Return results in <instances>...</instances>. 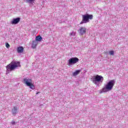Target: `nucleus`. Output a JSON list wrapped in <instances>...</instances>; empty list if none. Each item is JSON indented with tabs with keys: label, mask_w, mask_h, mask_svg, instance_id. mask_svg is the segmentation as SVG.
Returning a JSON list of instances; mask_svg holds the SVG:
<instances>
[{
	"label": "nucleus",
	"mask_w": 128,
	"mask_h": 128,
	"mask_svg": "<svg viewBox=\"0 0 128 128\" xmlns=\"http://www.w3.org/2000/svg\"><path fill=\"white\" fill-rule=\"evenodd\" d=\"M20 22V18H13L12 20L11 21V24H18Z\"/></svg>",
	"instance_id": "nucleus-7"
},
{
	"label": "nucleus",
	"mask_w": 128,
	"mask_h": 128,
	"mask_svg": "<svg viewBox=\"0 0 128 128\" xmlns=\"http://www.w3.org/2000/svg\"><path fill=\"white\" fill-rule=\"evenodd\" d=\"M80 34L81 36L84 34L86 32V28L85 27H81L79 29Z\"/></svg>",
	"instance_id": "nucleus-8"
},
{
	"label": "nucleus",
	"mask_w": 128,
	"mask_h": 128,
	"mask_svg": "<svg viewBox=\"0 0 128 128\" xmlns=\"http://www.w3.org/2000/svg\"><path fill=\"white\" fill-rule=\"evenodd\" d=\"M11 124H12V126H14V125L16 124V122H14V121H12V122H11Z\"/></svg>",
	"instance_id": "nucleus-17"
},
{
	"label": "nucleus",
	"mask_w": 128,
	"mask_h": 128,
	"mask_svg": "<svg viewBox=\"0 0 128 128\" xmlns=\"http://www.w3.org/2000/svg\"><path fill=\"white\" fill-rule=\"evenodd\" d=\"M37 46H38V42L36 40L33 41L32 42V48H36Z\"/></svg>",
	"instance_id": "nucleus-11"
},
{
	"label": "nucleus",
	"mask_w": 128,
	"mask_h": 128,
	"mask_svg": "<svg viewBox=\"0 0 128 128\" xmlns=\"http://www.w3.org/2000/svg\"><path fill=\"white\" fill-rule=\"evenodd\" d=\"M80 70H77L75 71L72 74L73 76H78V74H80Z\"/></svg>",
	"instance_id": "nucleus-13"
},
{
	"label": "nucleus",
	"mask_w": 128,
	"mask_h": 128,
	"mask_svg": "<svg viewBox=\"0 0 128 128\" xmlns=\"http://www.w3.org/2000/svg\"><path fill=\"white\" fill-rule=\"evenodd\" d=\"M40 94V92H37L36 94Z\"/></svg>",
	"instance_id": "nucleus-19"
},
{
	"label": "nucleus",
	"mask_w": 128,
	"mask_h": 128,
	"mask_svg": "<svg viewBox=\"0 0 128 128\" xmlns=\"http://www.w3.org/2000/svg\"><path fill=\"white\" fill-rule=\"evenodd\" d=\"M24 84H26V86H29V88L32 90H34V86L32 84V80L31 78H24Z\"/></svg>",
	"instance_id": "nucleus-5"
},
{
	"label": "nucleus",
	"mask_w": 128,
	"mask_h": 128,
	"mask_svg": "<svg viewBox=\"0 0 128 128\" xmlns=\"http://www.w3.org/2000/svg\"><path fill=\"white\" fill-rule=\"evenodd\" d=\"M6 46L7 48H10V44H8V43H6Z\"/></svg>",
	"instance_id": "nucleus-16"
},
{
	"label": "nucleus",
	"mask_w": 128,
	"mask_h": 128,
	"mask_svg": "<svg viewBox=\"0 0 128 128\" xmlns=\"http://www.w3.org/2000/svg\"><path fill=\"white\" fill-rule=\"evenodd\" d=\"M116 84V80H112L109 81L104 86L102 90H100V94H102V92H108L112 90L114 86Z\"/></svg>",
	"instance_id": "nucleus-1"
},
{
	"label": "nucleus",
	"mask_w": 128,
	"mask_h": 128,
	"mask_svg": "<svg viewBox=\"0 0 128 128\" xmlns=\"http://www.w3.org/2000/svg\"><path fill=\"white\" fill-rule=\"evenodd\" d=\"M17 52L18 54H22V52H24V47L20 46L17 48Z\"/></svg>",
	"instance_id": "nucleus-10"
},
{
	"label": "nucleus",
	"mask_w": 128,
	"mask_h": 128,
	"mask_svg": "<svg viewBox=\"0 0 128 128\" xmlns=\"http://www.w3.org/2000/svg\"><path fill=\"white\" fill-rule=\"evenodd\" d=\"M20 63L19 62H12L6 66V74H10V72L14 70L16 68L20 66Z\"/></svg>",
	"instance_id": "nucleus-2"
},
{
	"label": "nucleus",
	"mask_w": 128,
	"mask_h": 128,
	"mask_svg": "<svg viewBox=\"0 0 128 128\" xmlns=\"http://www.w3.org/2000/svg\"><path fill=\"white\" fill-rule=\"evenodd\" d=\"M82 21L80 23V24L90 22V20H92L94 18V16L92 14H85L82 16Z\"/></svg>",
	"instance_id": "nucleus-4"
},
{
	"label": "nucleus",
	"mask_w": 128,
	"mask_h": 128,
	"mask_svg": "<svg viewBox=\"0 0 128 128\" xmlns=\"http://www.w3.org/2000/svg\"><path fill=\"white\" fill-rule=\"evenodd\" d=\"M74 34V32H72V33H70V36H72Z\"/></svg>",
	"instance_id": "nucleus-18"
},
{
	"label": "nucleus",
	"mask_w": 128,
	"mask_h": 128,
	"mask_svg": "<svg viewBox=\"0 0 128 128\" xmlns=\"http://www.w3.org/2000/svg\"><path fill=\"white\" fill-rule=\"evenodd\" d=\"M42 40V36H37L36 38V42H41Z\"/></svg>",
	"instance_id": "nucleus-12"
},
{
	"label": "nucleus",
	"mask_w": 128,
	"mask_h": 128,
	"mask_svg": "<svg viewBox=\"0 0 128 128\" xmlns=\"http://www.w3.org/2000/svg\"><path fill=\"white\" fill-rule=\"evenodd\" d=\"M91 80L94 84H96L98 86H100V82H104V77L102 76L96 75L94 76Z\"/></svg>",
	"instance_id": "nucleus-3"
},
{
	"label": "nucleus",
	"mask_w": 128,
	"mask_h": 128,
	"mask_svg": "<svg viewBox=\"0 0 128 128\" xmlns=\"http://www.w3.org/2000/svg\"><path fill=\"white\" fill-rule=\"evenodd\" d=\"M34 0H26V2L27 4H33L34 2Z\"/></svg>",
	"instance_id": "nucleus-14"
},
{
	"label": "nucleus",
	"mask_w": 128,
	"mask_h": 128,
	"mask_svg": "<svg viewBox=\"0 0 128 128\" xmlns=\"http://www.w3.org/2000/svg\"><path fill=\"white\" fill-rule=\"evenodd\" d=\"M80 60V59L76 57L72 58L68 60L67 64L70 66H74V64H76Z\"/></svg>",
	"instance_id": "nucleus-6"
},
{
	"label": "nucleus",
	"mask_w": 128,
	"mask_h": 128,
	"mask_svg": "<svg viewBox=\"0 0 128 128\" xmlns=\"http://www.w3.org/2000/svg\"><path fill=\"white\" fill-rule=\"evenodd\" d=\"M18 106H14L12 110V112L14 116L18 114Z\"/></svg>",
	"instance_id": "nucleus-9"
},
{
	"label": "nucleus",
	"mask_w": 128,
	"mask_h": 128,
	"mask_svg": "<svg viewBox=\"0 0 128 128\" xmlns=\"http://www.w3.org/2000/svg\"><path fill=\"white\" fill-rule=\"evenodd\" d=\"M109 54H110V56H114V50L110 51Z\"/></svg>",
	"instance_id": "nucleus-15"
}]
</instances>
